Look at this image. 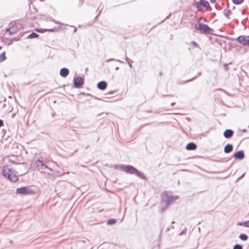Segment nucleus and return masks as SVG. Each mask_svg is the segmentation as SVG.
<instances>
[{
  "mask_svg": "<svg viewBox=\"0 0 249 249\" xmlns=\"http://www.w3.org/2000/svg\"><path fill=\"white\" fill-rule=\"evenodd\" d=\"M115 168L119 169L127 174H135L137 177L144 180L146 179V177L144 175L142 172L140 171L132 165L119 164L116 165Z\"/></svg>",
  "mask_w": 249,
  "mask_h": 249,
  "instance_id": "obj_1",
  "label": "nucleus"
},
{
  "mask_svg": "<svg viewBox=\"0 0 249 249\" xmlns=\"http://www.w3.org/2000/svg\"><path fill=\"white\" fill-rule=\"evenodd\" d=\"M9 166V165H6L3 167L2 174L10 181L15 182L18 180V174L15 170L10 168Z\"/></svg>",
  "mask_w": 249,
  "mask_h": 249,
  "instance_id": "obj_2",
  "label": "nucleus"
},
{
  "mask_svg": "<svg viewBox=\"0 0 249 249\" xmlns=\"http://www.w3.org/2000/svg\"><path fill=\"white\" fill-rule=\"evenodd\" d=\"M178 196L170 195L167 192H164L161 195L162 200L165 202L166 208L168 207L173 201L178 199Z\"/></svg>",
  "mask_w": 249,
  "mask_h": 249,
  "instance_id": "obj_3",
  "label": "nucleus"
},
{
  "mask_svg": "<svg viewBox=\"0 0 249 249\" xmlns=\"http://www.w3.org/2000/svg\"><path fill=\"white\" fill-rule=\"evenodd\" d=\"M195 29L200 33L205 34H211L213 29L208 26V25L198 22V25L195 26Z\"/></svg>",
  "mask_w": 249,
  "mask_h": 249,
  "instance_id": "obj_4",
  "label": "nucleus"
},
{
  "mask_svg": "<svg viewBox=\"0 0 249 249\" xmlns=\"http://www.w3.org/2000/svg\"><path fill=\"white\" fill-rule=\"evenodd\" d=\"M16 193L22 195H32L35 194V192L29 187L23 186L17 189Z\"/></svg>",
  "mask_w": 249,
  "mask_h": 249,
  "instance_id": "obj_5",
  "label": "nucleus"
},
{
  "mask_svg": "<svg viewBox=\"0 0 249 249\" xmlns=\"http://www.w3.org/2000/svg\"><path fill=\"white\" fill-rule=\"evenodd\" d=\"M236 40L243 46H249V36H239Z\"/></svg>",
  "mask_w": 249,
  "mask_h": 249,
  "instance_id": "obj_6",
  "label": "nucleus"
},
{
  "mask_svg": "<svg viewBox=\"0 0 249 249\" xmlns=\"http://www.w3.org/2000/svg\"><path fill=\"white\" fill-rule=\"evenodd\" d=\"M35 168L36 170L39 171L40 172H43L44 169H48L52 170L51 168H49L43 161L40 160H36L35 163Z\"/></svg>",
  "mask_w": 249,
  "mask_h": 249,
  "instance_id": "obj_7",
  "label": "nucleus"
},
{
  "mask_svg": "<svg viewBox=\"0 0 249 249\" xmlns=\"http://www.w3.org/2000/svg\"><path fill=\"white\" fill-rule=\"evenodd\" d=\"M84 84V79L81 76H77L73 79V86L75 88H81Z\"/></svg>",
  "mask_w": 249,
  "mask_h": 249,
  "instance_id": "obj_8",
  "label": "nucleus"
},
{
  "mask_svg": "<svg viewBox=\"0 0 249 249\" xmlns=\"http://www.w3.org/2000/svg\"><path fill=\"white\" fill-rule=\"evenodd\" d=\"M208 6H209V3L206 0H199L196 3V8L198 11H200L203 7H207Z\"/></svg>",
  "mask_w": 249,
  "mask_h": 249,
  "instance_id": "obj_9",
  "label": "nucleus"
},
{
  "mask_svg": "<svg viewBox=\"0 0 249 249\" xmlns=\"http://www.w3.org/2000/svg\"><path fill=\"white\" fill-rule=\"evenodd\" d=\"M233 157L235 159L239 160H243L245 157V154L243 150H240L233 154Z\"/></svg>",
  "mask_w": 249,
  "mask_h": 249,
  "instance_id": "obj_10",
  "label": "nucleus"
},
{
  "mask_svg": "<svg viewBox=\"0 0 249 249\" xmlns=\"http://www.w3.org/2000/svg\"><path fill=\"white\" fill-rule=\"evenodd\" d=\"M234 134V131L230 129L225 130L223 133L224 137L226 139H230Z\"/></svg>",
  "mask_w": 249,
  "mask_h": 249,
  "instance_id": "obj_11",
  "label": "nucleus"
},
{
  "mask_svg": "<svg viewBox=\"0 0 249 249\" xmlns=\"http://www.w3.org/2000/svg\"><path fill=\"white\" fill-rule=\"evenodd\" d=\"M70 71L67 68H61L60 70L59 74L63 77H66L69 74Z\"/></svg>",
  "mask_w": 249,
  "mask_h": 249,
  "instance_id": "obj_12",
  "label": "nucleus"
},
{
  "mask_svg": "<svg viewBox=\"0 0 249 249\" xmlns=\"http://www.w3.org/2000/svg\"><path fill=\"white\" fill-rule=\"evenodd\" d=\"M107 84L105 81H101L98 83L97 87L100 90H105L107 88Z\"/></svg>",
  "mask_w": 249,
  "mask_h": 249,
  "instance_id": "obj_13",
  "label": "nucleus"
},
{
  "mask_svg": "<svg viewBox=\"0 0 249 249\" xmlns=\"http://www.w3.org/2000/svg\"><path fill=\"white\" fill-rule=\"evenodd\" d=\"M233 145L231 143L227 144L224 148V152L225 153H230L233 151Z\"/></svg>",
  "mask_w": 249,
  "mask_h": 249,
  "instance_id": "obj_14",
  "label": "nucleus"
},
{
  "mask_svg": "<svg viewBox=\"0 0 249 249\" xmlns=\"http://www.w3.org/2000/svg\"><path fill=\"white\" fill-rule=\"evenodd\" d=\"M197 147L196 144L193 142H189L186 146V148L188 150H194L196 149Z\"/></svg>",
  "mask_w": 249,
  "mask_h": 249,
  "instance_id": "obj_15",
  "label": "nucleus"
},
{
  "mask_svg": "<svg viewBox=\"0 0 249 249\" xmlns=\"http://www.w3.org/2000/svg\"><path fill=\"white\" fill-rule=\"evenodd\" d=\"M36 30L38 33H43L46 31L53 32L54 31V29L53 28H51V29L37 28L36 29Z\"/></svg>",
  "mask_w": 249,
  "mask_h": 249,
  "instance_id": "obj_16",
  "label": "nucleus"
},
{
  "mask_svg": "<svg viewBox=\"0 0 249 249\" xmlns=\"http://www.w3.org/2000/svg\"><path fill=\"white\" fill-rule=\"evenodd\" d=\"M117 222L116 219L111 218L107 220V225H115Z\"/></svg>",
  "mask_w": 249,
  "mask_h": 249,
  "instance_id": "obj_17",
  "label": "nucleus"
},
{
  "mask_svg": "<svg viewBox=\"0 0 249 249\" xmlns=\"http://www.w3.org/2000/svg\"><path fill=\"white\" fill-rule=\"evenodd\" d=\"M239 238L240 240L246 241L248 239V236L245 233H241L239 236Z\"/></svg>",
  "mask_w": 249,
  "mask_h": 249,
  "instance_id": "obj_18",
  "label": "nucleus"
},
{
  "mask_svg": "<svg viewBox=\"0 0 249 249\" xmlns=\"http://www.w3.org/2000/svg\"><path fill=\"white\" fill-rule=\"evenodd\" d=\"M38 36H39V35H38L36 33L32 32L31 34H30V35H29L27 36V38L32 39V38H35L38 37Z\"/></svg>",
  "mask_w": 249,
  "mask_h": 249,
  "instance_id": "obj_19",
  "label": "nucleus"
},
{
  "mask_svg": "<svg viewBox=\"0 0 249 249\" xmlns=\"http://www.w3.org/2000/svg\"><path fill=\"white\" fill-rule=\"evenodd\" d=\"M238 225L245 226L246 227H249V220L245 221V222H238L237 224Z\"/></svg>",
  "mask_w": 249,
  "mask_h": 249,
  "instance_id": "obj_20",
  "label": "nucleus"
},
{
  "mask_svg": "<svg viewBox=\"0 0 249 249\" xmlns=\"http://www.w3.org/2000/svg\"><path fill=\"white\" fill-rule=\"evenodd\" d=\"M231 13V10L225 9L223 11V15L227 18H229V14Z\"/></svg>",
  "mask_w": 249,
  "mask_h": 249,
  "instance_id": "obj_21",
  "label": "nucleus"
},
{
  "mask_svg": "<svg viewBox=\"0 0 249 249\" xmlns=\"http://www.w3.org/2000/svg\"><path fill=\"white\" fill-rule=\"evenodd\" d=\"M201 74V72L200 71V72L197 73V75L196 76H195V77H193V78H191L190 79L187 80L185 82H182L181 84H184V83H185L186 82H188L191 81L192 80H193L195 79V78H196L197 77L200 76Z\"/></svg>",
  "mask_w": 249,
  "mask_h": 249,
  "instance_id": "obj_22",
  "label": "nucleus"
},
{
  "mask_svg": "<svg viewBox=\"0 0 249 249\" xmlns=\"http://www.w3.org/2000/svg\"><path fill=\"white\" fill-rule=\"evenodd\" d=\"M125 60L127 62L129 67L130 68H131L132 67V63H133V61L132 60H131L130 59H129V58H128L127 56L125 57Z\"/></svg>",
  "mask_w": 249,
  "mask_h": 249,
  "instance_id": "obj_23",
  "label": "nucleus"
},
{
  "mask_svg": "<svg viewBox=\"0 0 249 249\" xmlns=\"http://www.w3.org/2000/svg\"><path fill=\"white\" fill-rule=\"evenodd\" d=\"M6 59V57L5 55V53L3 52L1 54H0V62H2L4 61Z\"/></svg>",
  "mask_w": 249,
  "mask_h": 249,
  "instance_id": "obj_24",
  "label": "nucleus"
},
{
  "mask_svg": "<svg viewBox=\"0 0 249 249\" xmlns=\"http://www.w3.org/2000/svg\"><path fill=\"white\" fill-rule=\"evenodd\" d=\"M232 1L234 4L238 5L242 3L244 0H232Z\"/></svg>",
  "mask_w": 249,
  "mask_h": 249,
  "instance_id": "obj_25",
  "label": "nucleus"
},
{
  "mask_svg": "<svg viewBox=\"0 0 249 249\" xmlns=\"http://www.w3.org/2000/svg\"><path fill=\"white\" fill-rule=\"evenodd\" d=\"M189 44L192 45L193 46V47H194L195 48H198L200 49L199 45L195 41H193L190 42Z\"/></svg>",
  "mask_w": 249,
  "mask_h": 249,
  "instance_id": "obj_26",
  "label": "nucleus"
},
{
  "mask_svg": "<svg viewBox=\"0 0 249 249\" xmlns=\"http://www.w3.org/2000/svg\"><path fill=\"white\" fill-rule=\"evenodd\" d=\"M233 249H243V246L240 244H235L233 246Z\"/></svg>",
  "mask_w": 249,
  "mask_h": 249,
  "instance_id": "obj_27",
  "label": "nucleus"
},
{
  "mask_svg": "<svg viewBox=\"0 0 249 249\" xmlns=\"http://www.w3.org/2000/svg\"><path fill=\"white\" fill-rule=\"evenodd\" d=\"M187 229L186 228H185L179 234H178V235L179 236H181L183 234H185L186 233V232H187Z\"/></svg>",
  "mask_w": 249,
  "mask_h": 249,
  "instance_id": "obj_28",
  "label": "nucleus"
},
{
  "mask_svg": "<svg viewBox=\"0 0 249 249\" xmlns=\"http://www.w3.org/2000/svg\"><path fill=\"white\" fill-rule=\"evenodd\" d=\"M116 61V60H115V59L114 58H110L108 60H107V62H109V61ZM117 61L121 63H124V62L121 61V60H117Z\"/></svg>",
  "mask_w": 249,
  "mask_h": 249,
  "instance_id": "obj_29",
  "label": "nucleus"
},
{
  "mask_svg": "<svg viewBox=\"0 0 249 249\" xmlns=\"http://www.w3.org/2000/svg\"><path fill=\"white\" fill-rule=\"evenodd\" d=\"M224 70L226 71H227L229 70V66H228V65L227 64H224Z\"/></svg>",
  "mask_w": 249,
  "mask_h": 249,
  "instance_id": "obj_30",
  "label": "nucleus"
},
{
  "mask_svg": "<svg viewBox=\"0 0 249 249\" xmlns=\"http://www.w3.org/2000/svg\"><path fill=\"white\" fill-rule=\"evenodd\" d=\"M9 161L11 163H12L13 164H18V162L13 160H11V159H9Z\"/></svg>",
  "mask_w": 249,
  "mask_h": 249,
  "instance_id": "obj_31",
  "label": "nucleus"
},
{
  "mask_svg": "<svg viewBox=\"0 0 249 249\" xmlns=\"http://www.w3.org/2000/svg\"><path fill=\"white\" fill-rule=\"evenodd\" d=\"M6 32H8L9 33V35L10 36L14 34V32L11 31L9 29H7L6 30Z\"/></svg>",
  "mask_w": 249,
  "mask_h": 249,
  "instance_id": "obj_32",
  "label": "nucleus"
},
{
  "mask_svg": "<svg viewBox=\"0 0 249 249\" xmlns=\"http://www.w3.org/2000/svg\"><path fill=\"white\" fill-rule=\"evenodd\" d=\"M3 121L0 119V127L3 125Z\"/></svg>",
  "mask_w": 249,
  "mask_h": 249,
  "instance_id": "obj_33",
  "label": "nucleus"
},
{
  "mask_svg": "<svg viewBox=\"0 0 249 249\" xmlns=\"http://www.w3.org/2000/svg\"><path fill=\"white\" fill-rule=\"evenodd\" d=\"M54 23H55L56 24H60V25H61L62 23L60 22V21H55L54 20H52Z\"/></svg>",
  "mask_w": 249,
  "mask_h": 249,
  "instance_id": "obj_34",
  "label": "nucleus"
},
{
  "mask_svg": "<svg viewBox=\"0 0 249 249\" xmlns=\"http://www.w3.org/2000/svg\"><path fill=\"white\" fill-rule=\"evenodd\" d=\"M245 174H243V175H242L240 177H239L237 180V181H238V180L240 179L241 178H242L243 176H244Z\"/></svg>",
  "mask_w": 249,
  "mask_h": 249,
  "instance_id": "obj_35",
  "label": "nucleus"
},
{
  "mask_svg": "<svg viewBox=\"0 0 249 249\" xmlns=\"http://www.w3.org/2000/svg\"><path fill=\"white\" fill-rule=\"evenodd\" d=\"M210 1L211 2V3H214L216 2V0H210Z\"/></svg>",
  "mask_w": 249,
  "mask_h": 249,
  "instance_id": "obj_36",
  "label": "nucleus"
},
{
  "mask_svg": "<svg viewBox=\"0 0 249 249\" xmlns=\"http://www.w3.org/2000/svg\"><path fill=\"white\" fill-rule=\"evenodd\" d=\"M241 131L243 132H246L247 131V130L246 129H243Z\"/></svg>",
  "mask_w": 249,
  "mask_h": 249,
  "instance_id": "obj_37",
  "label": "nucleus"
},
{
  "mask_svg": "<svg viewBox=\"0 0 249 249\" xmlns=\"http://www.w3.org/2000/svg\"><path fill=\"white\" fill-rule=\"evenodd\" d=\"M77 31V28L76 27H75L74 28V29L73 30V33H76Z\"/></svg>",
  "mask_w": 249,
  "mask_h": 249,
  "instance_id": "obj_38",
  "label": "nucleus"
},
{
  "mask_svg": "<svg viewBox=\"0 0 249 249\" xmlns=\"http://www.w3.org/2000/svg\"><path fill=\"white\" fill-rule=\"evenodd\" d=\"M175 105V102H173V103H171V106H174Z\"/></svg>",
  "mask_w": 249,
  "mask_h": 249,
  "instance_id": "obj_39",
  "label": "nucleus"
},
{
  "mask_svg": "<svg viewBox=\"0 0 249 249\" xmlns=\"http://www.w3.org/2000/svg\"><path fill=\"white\" fill-rule=\"evenodd\" d=\"M162 72H161V71H160V72H159V75H160V76H161V75H162Z\"/></svg>",
  "mask_w": 249,
  "mask_h": 249,
  "instance_id": "obj_40",
  "label": "nucleus"
},
{
  "mask_svg": "<svg viewBox=\"0 0 249 249\" xmlns=\"http://www.w3.org/2000/svg\"><path fill=\"white\" fill-rule=\"evenodd\" d=\"M119 69V68L118 67H117L115 68V70L117 71V70H118Z\"/></svg>",
  "mask_w": 249,
  "mask_h": 249,
  "instance_id": "obj_41",
  "label": "nucleus"
},
{
  "mask_svg": "<svg viewBox=\"0 0 249 249\" xmlns=\"http://www.w3.org/2000/svg\"><path fill=\"white\" fill-rule=\"evenodd\" d=\"M170 228H168L166 230V231H168L170 230Z\"/></svg>",
  "mask_w": 249,
  "mask_h": 249,
  "instance_id": "obj_42",
  "label": "nucleus"
},
{
  "mask_svg": "<svg viewBox=\"0 0 249 249\" xmlns=\"http://www.w3.org/2000/svg\"><path fill=\"white\" fill-rule=\"evenodd\" d=\"M170 228H172V229H174V227L173 226H171Z\"/></svg>",
  "mask_w": 249,
  "mask_h": 249,
  "instance_id": "obj_43",
  "label": "nucleus"
},
{
  "mask_svg": "<svg viewBox=\"0 0 249 249\" xmlns=\"http://www.w3.org/2000/svg\"><path fill=\"white\" fill-rule=\"evenodd\" d=\"M55 115V113L53 112V113L52 114V116H53Z\"/></svg>",
  "mask_w": 249,
  "mask_h": 249,
  "instance_id": "obj_44",
  "label": "nucleus"
},
{
  "mask_svg": "<svg viewBox=\"0 0 249 249\" xmlns=\"http://www.w3.org/2000/svg\"><path fill=\"white\" fill-rule=\"evenodd\" d=\"M19 164H24V162H22V163H19Z\"/></svg>",
  "mask_w": 249,
  "mask_h": 249,
  "instance_id": "obj_45",
  "label": "nucleus"
},
{
  "mask_svg": "<svg viewBox=\"0 0 249 249\" xmlns=\"http://www.w3.org/2000/svg\"><path fill=\"white\" fill-rule=\"evenodd\" d=\"M171 223H172V224H174V223H175V222H174V221H172Z\"/></svg>",
  "mask_w": 249,
  "mask_h": 249,
  "instance_id": "obj_46",
  "label": "nucleus"
},
{
  "mask_svg": "<svg viewBox=\"0 0 249 249\" xmlns=\"http://www.w3.org/2000/svg\"><path fill=\"white\" fill-rule=\"evenodd\" d=\"M2 48V47L0 46V50Z\"/></svg>",
  "mask_w": 249,
  "mask_h": 249,
  "instance_id": "obj_47",
  "label": "nucleus"
},
{
  "mask_svg": "<svg viewBox=\"0 0 249 249\" xmlns=\"http://www.w3.org/2000/svg\"><path fill=\"white\" fill-rule=\"evenodd\" d=\"M248 127L249 128V125L248 126Z\"/></svg>",
  "mask_w": 249,
  "mask_h": 249,
  "instance_id": "obj_48",
  "label": "nucleus"
}]
</instances>
